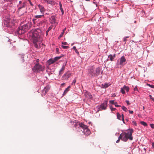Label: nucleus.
Wrapping results in <instances>:
<instances>
[{
  "mask_svg": "<svg viewBox=\"0 0 154 154\" xmlns=\"http://www.w3.org/2000/svg\"><path fill=\"white\" fill-rule=\"evenodd\" d=\"M76 128H78V131H80L83 130L82 133L86 135H89L91 134L90 131L88 129L87 126L84 125L82 123L77 122L74 125Z\"/></svg>",
  "mask_w": 154,
  "mask_h": 154,
  "instance_id": "obj_1",
  "label": "nucleus"
},
{
  "mask_svg": "<svg viewBox=\"0 0 154 154\" xmlns=\"http://www.w3.org/2000/svg\"><path fill=\"white\" fill-rule=\"evenodd\" d=\"M133 132V129H130L127 133L123 132L121 133L119 136V138L125 142H126L128 139L132 140L133 139L132 134Z\"/></svg>",
  "mask_w": 154,
  "mask_h": 154,
  "instance_id": "obj_2",
  "label": "nucleus"
},
{
  "mask_svg": "<svg viewBox=\"0 0 154 154\" xmlns=\"http://www.w3.org/2000/svg\"><path fill=\"white\" fill-rule=\"evenodd\" d=\"M28 24H26L19 27L17 33L19 34H22L26 32L29 29Z\"/></svg>",
  "mask_w": 154,
  "mask_h": 154,
  "instance_id": "obj_3",
  "label": "nucleus"
},
{
  "mask_svg": "<svg viewBox=\"0 0 154 154\" xmlns=\"http://www.w3.org/2000/svg\"><path fill=\"white\" fill-rule=\"evenodd\" d=\"M44 69V68L39 63H36L32 69L33 71L35 72H39L43 71Z\"/></svg>",
  "mask_w": 154,
  "mask_h": 154,
  "instance_id": "obj_4",
  "label": "nucleus"
},
{
  "mask_svg": "<svg viewBox=\"0 0 154 154\" xmlns=\"http://www.w3.org/2000/svg\"><path fill=\"white\" fill-rule=\"evenodd\" d=\"M31 33L33 40H34V41H38V39L40 37V33L37 30L35 29L32 31Z\"/></svg>",
  "mask_w": 154,
  "mask_h": 154,
  "instance_id": "obj_5",
  "label": "nucleus"
},
{
  "mask_svg": "<svg viewBox=\"0 0 154 154\" xmlns=\"http://www.w3.org/2000/svg\"><path fill=\"white\" fill-rule=\"evenodd\" d=\"M126 60L125 57L123 56L121 57L120 59V60H117V64L123 66L124 65L126 64Z\"/></svg>",
  "mask_w": 154,
  "mask_h": 154,
  "instance_id": "obj_6",
  "label": "nucleus"
},
{
  "mask_svg": "<svg viewBox=\"0 0 154 154\" xmlns=\"http://www.w3.org/2000/svg\"><path fill=\"white\" fill-rule=\"evenodd\" d=\"M4 24L7 27H11L13 25L10 19L8 18L5 20L4 21Z\"/></svg>",
  "mask_w": 154,
  "mask_h": 154,
  "instance_id": "obj_7",
  "label": "nucleus"
},
{
  "mask_svg": "<svg viewBox=\"0 0 154 154\" xmlns=\"http://www.w3.org/2000/svg\"><path fill=\"white\" fill-rule=\"evenodd\" d=\"M26 6V3L24 2H23L22 4L19 5V11L18 13L20 15H22L24 14V12H22V9L23 8H25Z\"/></svg>",
  "mask_w": 154,
  "mask_h": 154,
  "instance_id": "obj_8",
  "label": "nucleus"
},
{
  "mask_svg": "<svg viewBox=\"0 0 154 154\" xmlns=\"http://www.w3.org/2000/svg\"><path fill=\"white\" fill-rule=\"evenodd\" d=\"M71 76V73L69 72H67L63 75L62 79L63 80H67Z\"/></svg>",
  "mask_w": 154,
  "mask_h": 154,
  "instance_id": "obj_9",
  "label": "nucleus"
},
{
  "mask_svg": "<svg viewBox=\"0 0 154 154\" xmlns=\"http://www.w3.org/2000/svg\"><path fill=\"white\" fill-rule=\"evenodd\" d=\"M50 23L52 24H54L56 23V19L55 16H53L50 18Z\"/></svg>",
  "mask_w": 154,
  "mask_h": 154,
  "instance_id": "obj_10",
  "label": "nucleus"
},
{
  "mask_svg": "<svg viewBox=\"0 0 154 154\" xmlns=\"http://www.w3.org/2000/svg\"><path fill=\"white\" fill-rule=\"evenodd\" d=\"M100 71L99 68H97L95 70V73H94V76H97L100 72Z\"/></svg>",
  "mask_w": 154,
  "mask_h": 154,
  "instance_id": "obj_11",
  "label": "nucleus"
},
{
  "mask_svg": "<svg viewBox=\"0 0 154 154\" xmlns=\"http://www.w3.org/2000/svg\"><path fill=\"white\" fill-rule=\"evenodd\" d=\"M65 69V66L64 65H63L61 68L60 69V70L59 72V75H61L63 74V73L64 72V71Z\"/></svg>",
  "mask_w": 154,
  "mask_h": 154,
  "instance_id": "obj_12",
  "label": "nucleus"
},
{
  "mask_svg": "<svg viewBox=\"0 0 154 154\" xmlns=\"http://www.w3.org/2000/svg\"><path fill=\"white\" fill-rule=\"evenodd\" d=\"M107 103L106 102L101 104L100 105V108L103 110H105L106 109L107 107Z\"/></svg>",
  "mask_w": 154,
  "mask_h": 154,
  "instance_id": "obj_13",
  "label": "nucleus"
},
{
  "mask_svg": "<svg viewBox=\"0 0 154 154\" xmlns=\"http://www.w3.org/2000/svg\"><path fill=\"white\" fill-rule=\"evenodd\" d=\"M46 22V20H44L41 21L39 23V25L40 26H43L45 24Z\"/></svg>",
  "mask_w": 154,
  "mask_h": 154,
  "instance_id": "obj_14",
  "label": "nucleus"
},
{
  "mask_svg": "<svg viewBox=\"0 0 154 154\" xmlns=\"http://www.w3.org/2000/svg\"><path fill=\"white\" fill-rule=\"evenodd\" d=\"M117 117L118 119L119 120H121L122 118V121H124V115L123 114L122 116L118 112L117 113Z\"/></svg>",
  "mask_w": 154,
  "mask_h": 154,
  "instance_id": "obj_15",
  "label": "nucleus"
},
{
  "mask_svg": "<svg viewBox=\"0 0 154 154\" xmlns=\"http://www.w3.org/2000/svg\"><path fill=\"white\" fill-rule=\"evenodd\" d=\"M89 73L92 76L94 75V73H95V71L94 70L93 67H91L89 70Z\"/></svg>",
  "mask_w": 154,
  "mask_h": 154,
  "instance_id": "obj_16",
  "label": "nucleus"
},
{
  "mask_svg": "<svg viewBox=\"0 0 154 154\" xmlns=\"http://www.w3.org/2000/svg\"><path fill=\"white\" fill-rule=\"evenodd\" d=\"M38 7L39 8L40 10V12L42 13L43 12L45 11V9L44 7L40 5H38Z\"/></svg>",
  "mask_w": 154,
  "mask_h": 154,
  "instance_id": "obj_17",
  "label": "nucleus"
},
{
  "mask_svg": "<svg viewBox=\"0 0 154 154\" xmlns=\"http://www.w3.org/2000/svg\"><path fill=\"white\" fill-rule=\"evenodd\" d=\"M116 57V54H115L113 55L110 54L108 56V58L110 59V60L112 61Z\"/></svg>",
  "mask_w": 154,
  "mask_h": 154,
  "instance_id": "obj_18",
  "label": "nucleus"
},
{
  "mask_svg": "<svg viewBox=\"0 0 154 154\" xmlns=\"http://www.w3.org/2000/svg\"><path fill=\"white\" fill-rule=\"evenodd\" d=\"M50 89V87L48 86L45 87L43 89V91H45V94H46Z\"/></svg>",
  "mask_w": 154,
  "mask_h": 154,
  "instance_id": "obj_19",
  "label": "nucleus"
},
{
  "mask_svg": "<svg viewBox=\"0 0 154 154\" xmlns=\"http://www.w3.org/2000/svg\"><path fill=\"white\" fill-rule=\"evenodd\" d=\"M55 62L54 59H51L48 61V62L49 65Z\"/></svg>",
  "mask_w": 154,
  "mask_h": 154,
  "instance_id": "obj_20",
  "label": "nucleus"
},
{
  "mask_svg": "<svg viewBox=\"0 0 154 154\" xmlns=\"http://www.w3.org/2000/svg\"><path fill=\"white\" fill-rule=\"evenodd\" d=\"M70 88V86H69L65 90L63 94V96H64L66 94L69 90V88Z\"/></svg>",
  "mask_w": 154,
  "mask_h": 154,
  "instance_id": "obj_21",
  "label": "nucleus"
},
{
  "mask_svg": "<svg viewBox=\"0 0 154 154\" xmlns=\"http://www.w3.org/2000/svg\"><path fill=\"white\" fill-rule=\"evenodd\" d=\"M44 1L46 2L47 4L52 5L53 3L52 0H44Z\"/></svg>",
  "mask_w": 154,
  "mask_h": 154,
  "instance_id": "obj_22",
  "label": "nucleus"
},
{
  "mask_svg": "<svg viewBox=\"0 0 154 154\" xmlns=\"http://www.w3.org/2000/svg\"><path fill=\"white\" fill-rule=\"evenodd\" d=\"M34 40H33V44H34V46L36 48H39V46H38L37 44V43H36L38 41H34Z\"/></svg>",
  "mask_w": 154,
  "mask_h": 154,
  "instance_id": "obj_23",
  "label": "nucleus"
},
{
  "mask_svg": "<svg viewBox=\"0 0 154 154\" xmlns=\"http://www.w3.org/2000/svg\"><path fill=\"white\" fill-rule=\"evenodd\" d=\"M110 85V84H109L108 83H105L104 85L103 84L102 85L103 88H106L109 86Z\"/></svg>",
  "mask_w": 154,
  "mask_h": 154,
  "instance_id": "obj_24",
  "label": "nucleus"
},
{
  "mask_svg": "<svg viewBox=\"0 0 154 154\" xmlns=\"http://www.w3.org/2000/svg\"><path fill=\"white\" fill-rule=\"evenodd\" d=\"M59 6H60V9L62 12V14L63 15L64 14V11H63V9L62 8V5L61 3L60 2H59Z\"/></svg>",
  "mask_w": 154,
  "mask_h": 154,
  "instance_id": "obj_25",
  "label": "nucleus"
},
{
  "mask_svg": "<svg viewBox=\"0 0 154 154\" xmlns=\"http://www.w3.org/2000/svg\"><path fill=\"white\" fill-rule=\"evenodd\" d=\"M124 90H126L127 92H128L129 90V88L128 87L124 86L123 87Z\"/></svg>",
  "mask_w": 154,
  "mask_h": 154,
  "instance_id": "obj_26",
  "label": "nucleus"
},
{
  "mask_svg": "<svg viewBox=\"0 0 154 154\" xmlns=\"http://www.w3.org/2000/svg\"><path fill=\"white\" fill-rule=\"evenodd\" d=\"M72 48L74 50H75V53L78 54H79V53L78 51L76 49V48L75 46H73V47Z\"/></svg>",
  "mask_w": 154,
  "mask_h": 154,
  "instance_id": "obj_27",
  "label": "nucleus"
},
{
  "mask_svg": "<svg viewBox=\"0 0 154 154\" xmlns=\"http://www.w3.org/2000/svg\"><path fill=\"white\" fill-rule=\"evenodd\" d=\"M140 123L142 125L144 126H147V124L146 123L143 121H141Z\"/></svg>",
  "mask_w": 154,
  "mask_h": 154,
  "instance_id": "obj_28",
  "label": "nucleus"
},
{
  "mask_svg": "<svg viewBox=\"0 0 154 154\" xmlns=\"http://www.w3.org/2000/svg\"><path fill=\"white\" fill-rule=\"evenodd\" d=\"M52 28L50 27L48 29L47 31L46 32V35H48V32Z\"/></svg>",
  "mask_w": 154,
  "mask_h": 154,
  "instance_id": "obj_29",
  "label": "nucleus"
},
{
  "mask_svg": "<svg viewBox=\"0 0 154 154\" xmlns=\"http://www.w3.org/2000/svg\"><path fill=\"white\" fill-rule=\"evenodd\" d=\"M61 57V56L56 57L54 58V59L55 60V61H56L57 60H59Z\"/></svg>",
  "mask_w": 154,
  "mask_h": 154,
  "instance_id": "obj_30",
  "label": "nucleus"
},
{
  "mask_svg": "<svg viewBox=\"0 0 154 154\" xmlns=\"http://www.w3.org/2000/svg\"><path fill=\"white\" fill-rule=\"evenodd\" d=\"M122 109L124 111H127L128 109L125 106H122Z\"/></svg>",
  "mask_w": 154,
  "mask_h": 154,
  "instance_id": "obj_31",
  "label": "nucleus"
},
{
  "mask_svg": "<svg viewBox=\"0 0 154 154\" xmlns=\"http://www.w3.org/2000/svg\"><path fill=\"white\" fill-rule=\"evenodd\" d=\"M61 47L63 49H67L69 48V47L67 46H64L63 45H61Z\"/></svg>",
  "mask_w": 154,
  "mask_h": 154,
  "instance_id": "obj_32",
  "label": "nucleus"
},
{
  "mask_svg": "<svg viewBox=\"0 0 154 154\" xmlns=\"http://www.w3.org/2000/svg\"><path fill=\"white\" fill-rule=\"evenodd\" d=\"M20 62L21 63H23L24 61V60L23 59V57H22V56H21L20 57Z\"/></svg>",
  "mask_w": 154,
  "mask_h": 154,
  "instance_id": "obj_33",
  "label": "nucleus"
},
{
  "mask_svg": "<svg viewBox=\"0 0 154 154\" xmlns=\"http://www.w3.org/2000/svg\"><path fill=\"white\" fill-rule=\"evenodd\" d=\"M110 108L112 111H114L116 109V108H113L112 106H110Z\"/></svg>",
  "mask_w": 154,
  "mask_h": 154,
  "instance_id": "obj_34",
  "label": "nucleus"
},
{
  "mask_svg": "<svg viewBox=\"0 0 154 154\" xmlns=\"http://www.w3.org/2000/svg\"><path fill=\"white\" fill-rule=\"evenodd\" d=\"M129 37V36H126L124 37L123 39V41L125 42V43H126V39L127 38H128Z\"/></svg>",
  "mask_w": 154,
  "mask_h": 154,
  "instance_id": "obj_35",
  "label": "nucleus"
},
{
  "mask_svg": "<svg viewBox=\"0 0 154 154\" xmlns=\"http://www.w3.org/2000/svg\"><path fill=\"white\" fill-rule=\"evenodd\" d=\"M121 92L123 94H124L125 93V92L123 88H121Z\"/></svg>",
  "mask_w": 154,
  "mask_h": 154,
  "instance_id": "obj_36",
  "label": "nucleus"
},
{
  "mask_svg": "<svg viewBox=\"0 0 154 154\" xmlns=\"http://www.w3.org/2000/svg\"><path fill=\"white\" fill-rule=\"evenodd\" d=\"M64 33V32H62L61 34L59 35V38H60L61 37H62Z\"/></svg>",
  "mask_w": 154,
  "mask_h": 154,
  "instance_id": "obj_37",
  "label": "nucleus"
},
{
  "mask_svg": "<svg viewBox=\"0 0 154 154\" xmlns=\"http://www.w3.org/2000/svg\"><path fill=\"white\" fill-rule=\"evenodd\" d=\"M114 105L116 107H121V106H120V105H117V102H115L114 103Z\"/></svg>",
  "mask_w": 154,
  "mask_h": 154,
  "instance_id": "obj_38",
  "label": "nucleus"
},
{
  "mask_svg": "<svg viewBox=\"0 0 154 154\" xmlns=\"http://www.w3.org/2000/svg\"><path fill=\"white\" fill-rule=\"evenodd\" d=\"M88 97H89L90 98V99H92V95L91 94L89 93H88Z\"/></svg>",
  "mask_w": 154,
  "mask_h": 154,
  "instance_id": "obj_39",
  "label": "nucleus"
},
{
  "mask_svg": "<svg viewBox=\"0 0 154 154\" xmlns=\"http://www.w3.org/2000/svg\"><path fill=\"white\" fill-rule=\"evenodd\" d=\"M76 82V78H75L74 80H73L72 83V85H74L75 84V83Z\"/></svg>",
  "mask_w": 154,
  "mask_h": 154,
  "instance_id": "obj_40",
  "label": "nucleus"
},
{
  "mask_svg": "<svg viewBox=\"0 0 154 154\" xmlns=\"http://www.w3.org/2000/svg\"><path fill=\"white\" fill-rule=\"evenodd\" d=\"M43 16V15H36L35 16V17L36 18H41Z\"/></svg>",
  "mask_w": 154,
  "mask_h": 154,
  "instance_id": "obj_41",
  "label": "nucleus"
},
{
  "mask_svg": "<svg viewBox=\"0 0 154 154\" xmlns=\"http://www.w3.org/2000/svg\"><path fill=\"white\" fill-rule=\"evenodd\" d=\"M109 103L110 104H114V100H110L109 101Z\"/></svg>",
  "mask_w": 154,
  "mask_h": 154,
  "instance_id": "obj_42",
  "label": "nucleus"
},
{
  "mask_svg": "<svg viewBox=\"0 0 154 154\" xmlns=\"http://www.w3.org/2000/svg\"><path fill=\"white\" fill-rule=\"evenodd\" d=\"M147 85H149L151 88H154V85H150V84H148Z\"/></svg>",
  "mask_w": 154,
  "mask_h": 154,
  "instance_id": "obj_43",
  "label": "nucleus"
},
{
  "mask_svg": "<svg viewBox=\"0 0 154 154\" xmlns=\"http://www.w3.org/2000/svg\"><path fill=\"white\" fill-rule=\"evenodd\" d=\"M125 102L128 105H129L130 104V103H129V101L128 100H126L125 101Z\"/></svg>",
  "mask_w": 154,
  "mask_h": 154,
  "instance_id": "obj_44",
  "label": "nucleus"
},
{
  "mask_svg": "<svg viewBox=\"0 0 154 154\" xmlns=\"http://www.w3.org/2000/svg\"><path fill=\"white\" fill-rule=\"evenodd\" d=\"M150 126L152 128H154V124H150Z\"/></svg>",
  "mask_w": 154,
  "mask_h": 154,
  "instance_id": "obj_45",
  "label": "nucleus"
},
{
  "mask_svg": "<svg viewBox=\"0 0 154 154\" xmlns=\"http://www.w3.org/2000/svg\"><path fill=\"white\" fill-rule=\"evenodd\" d=\"M45 92V91H43V89L42 91V96L45 95L46 94H44V93Z\"/></svg>",
  "mask_w": 154,
  "mask_h": 154,
  "instance_id": "obj_46",
  "label": "nucleus"
},
{
  "mask_svg": "<svg viewBox=\"0 0 154 154\" xmlns=\"http://www.w3.org/2000/svg\"><path fill=\"white\" fill-rule=\"evenodd\" d=\"M62 44L64 45H67V43L66 42H62Z\"/></svg>",
  "mask_w": 154,
  "mask_h": 154,
  "instance_id": "obj_47",
  "label": "nucleus"
},
{
  "mask_svg": "<svg viewBox=\"0 0 154 154\" xmlns=\"http://www.w3.org/2000/svg\"><path fill=\"white\" fill-rule=\"evenodd\" d=\"M134 91H138V89H137V86L135 87L134 88Z\"/></svg>",
  "mask_w": 154,
  "mask_h": 154,
  "instance_id": "obj_48",
  "label": "nucleus"
},
{
  "mask_svg": "<svg viewBox=\"0 0 154 154\" xmlns=\"http://www.w3.org/2000/svg\"><path fill=\"white\" fill-rule=\"evenodd\" d=\"M130 114H133V111H131L130 110H128Z\"/></svg>",
  "mask_w": 154,
  "mask_h": 154,
  "instance_id": "obj_49",
  "label": "nucleus"
},
{
  "mask_svg": "<svg viewBox=\"0 0 154 154\" xmlns=\"http://www.w3.org/2000/svg\"><path fill=\"white\" fill-rule=\"evenodd\" d=\"M121 139V138H119V137L118 139L116 141V143H118L120 141V140Z\"/></svg>",
  "mask_w": 154,
  "mask_h": 154,
  "instance_id": "obj_50",
  "label": "nucleus"
},
{
  "mask_svg": "<svg viewBox=\"0 0 154 154\" xmlns=\"http://www.w3.org/2000/svg\"><path fill=\"white\" fill-rule=\"evenodd\" d=\"M152 148L154 149V142H152Z\"/></svg>",
  "mask_w": 154,
  "mask_h": 154,
  "instance_id": "obj_51",
  "label": "nucleus"
},
{
  "mask_svg": "<svg viewBox=\"0 0 154 154\" xmlns=\"http://www.w3.org/2000/svg\"><path fill=\"white\" fill-rule=\"evenodd\" d=\"M132 122L133 124L135 126H137V123L133 121Z\"/></svg>",
  "mask_w": 154,
  "mask_h": 154,
  "instance_id": "obj_52",
  "label": "nucleus"
},
{
  "mask_svg": "<svg viewBox=\"0 0 154 154\" xmlns=\"http://www.w3.org/2000/svg\"><path fill=\"white\" fill-rule=\"evenodd\" d=\"M39 60L38 59H37L36 60V62L37 63H39L38 62H39Z\"/></svg>",
  "mask_w": 154,
  "mask_h": 154,
  "instance_id": "obj_53",
  "label": "nucleus"
},
{
  "mask_svg": "<svg viewBox=\"0 0 154 154\" xmlns=\"http://www.w3.org/2000/svg\"><path fill=\"white\" fill-rule=\"evenodd\" d=\"M29 3L31 6H33V4L30 1H29Z\"/></svg>",
  "mask_w": 154,
  "mask_h": 154,
  "instance_id": "obj_54",
  "label": "nucleus"
},
{
  "mask_svg": "<svg viewBox=\"0 0 154 154\" xmlns=\"http://www.w3.org/2000/svg\"><path fill=\"white\" fill-rule=\"evenodd\" d=\"M149 97H150V99H152V98H153V97H152V96L151 95H149Z\"/></svg>",
  "mask_w": 154,
  "mask_h": 154,
  "instance_id": "obj_55",
  "label": "nucleus"
},
{
  "mask_svg": "<svg viewBox=\"0 0 154 154\" xmlns=\"http://www.w3.org/2000/svg\"><path fill=\"white\" fill-rule=\"evenodd\" d=\"M56 51H57V52H58L59 51V49L58 48H56Z\"/></svg>",
  "mask_w": 154,
  "mask_h": 154,
  "instance_id": "obj_56",
  "label": "nucleus"
},
{
  "mask_svg": "<svg viewBox=\"0 0 154 154\" xmlns=\"http://www.w3.org/2000/svg\"><path fill=\"white\" fill-rule=\"evenodd\" d=\"M22 3H22V2L20 1L19 2V5H20L22 4Z\"/></svg>",
  "mask_w": 154,
  "mask_h": 154,
  "instance_id": "obj_57",
  "label": "nucleus"
},
{
  "mask_svg": "<svg viewBox=\"0 0 154 154\" xmlns=\"http://www.w3.org/2000/svg\"><path fill=\"white\" fill-rule=\"evenodd\" d=\"M66 28H65V29H63V32H64V33H65V31L66 30Z\"/></svg>",
  "mask_w": 154,
  "mask_h": 154,
  "instance_id": "obj_58",
  "label": "nucleus"
},
{
  "mask_svg": "<svg viewBox=\"0 0 154 154\" xmlns=\"http://www.w3.org/2000/svg\"><path fill=\"white\" fill-rule=\"evenodd\" d=\"M64 85H65V83H63L61 84V86H64Z\"/></svg>",
  "mask_w": 154,
  "mask_h": 154,
  "instance_id": "obj_59",
  "label": "nucleus"
},
{
  "mask_svg": "<svg viewBox=\"0 0 154 154\" xmlns=\"http://www.w3.org/2000/svg\"><path fill=\"white\" fill-rule=\"evenodd\" d=\"M153 101H154V98H152V99Z\"/></svg>",
  "mask_w": 154,
  "mask_h": 154,
  "instance_id": "obj_60",
  "label": "nucleus"
},
{
  "mask_svg": "<svg viewBox=\"0 0 154 154\" xmlns=\"http://www.w3.org/2000/svg\"><path fill=\"white\" fill-rule=\"evenodd\" d=\"M144 109H145V107H144V106H143V110H144Z\"/></svg>",
  "mask_w": 154,
  "mask_h": 154,
  "instance_id": "obj_61",
  "label": "nucleus"
},
{
  "mask_svg": "<svg viewBox=\"0 0 154 154\" xmlns=\"http://www.w3.org/2000/svg\"><path fill=\"white\" fill-rule=\"evenodd\" d=\"M86 1H89L90 0H85Z\"/></svg>",
  "mask_w": 154,
  "mask_h": 154,
  "instance_id": "obj_62",
  "label": "nucleus"
},
{
  "mask_svg": "<svg viewBox=\"0 0 154 154\" xmlns=\"http://www.w3.org/2000/svg\"><path fill=\"white\" fill-rule=\"evenodd\" d=\"M35 20L34 19H33V21H34V20Z\"/></svg>",
  "mask_w": 154,
  "mask_h": 154,
  "instance_id": "obj_63",
  "label": "nucleus"
}]
</instances>
